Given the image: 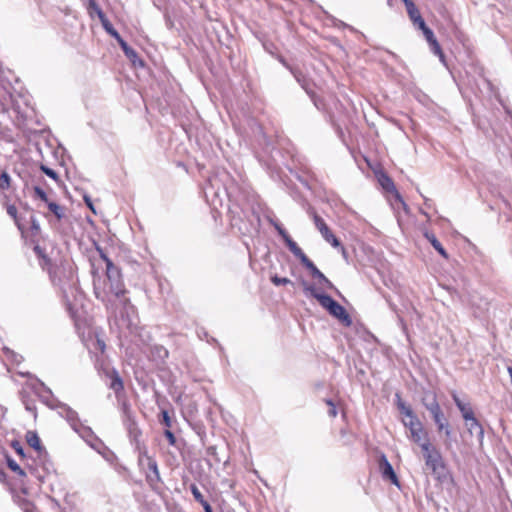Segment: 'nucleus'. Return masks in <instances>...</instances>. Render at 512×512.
Segmentation results:
<instances>
[{"instance_id": "f257e3e1", "label": "nucleus", "mask_w": 512, "mask_h": 512, "mask_svg": "<svg viewBox=\"0 0 512 512\" xmlns=\"http://www.w3.org/2000/svg\"><path fill=\"white\" fill-rule=\"evenodd\" d=\"M102 258L106 263V273L103 277L94 275L95 297L105 305L111 315L116 317L117 310L121 309V317H124V314L129 317L135 310L126 297L127 290L120 269L106 255L102 254Z\"/></svg>"}, {"instance_id": "f03ea898", "label": "nucleus", "mask_w": 512, "mask_h": 512, "mask_svg": "<svg viewBox=\"0 0 512 512\" xmlns=\"http://www.w3.org/2000/svg\"><path fill=\"white\" fill-rule=\"evenodd\" d=\"M396 397L397 407L406 417V419H403L402 422L410 432V439L415 443H420V441L428 437L427 431L424 429L422 422L415 415L412 408L401 400L399 394H396Z\"/></svg>"}, {"instance_id": "7ed1b4c3", "label": "nucleus", "mask_w": 512, "mask_h": 512, "mask_svg": "<svg viewBox=\"0 0 512 512\" xmlns=\"http://www.w3.org/2000/svg\"><path fill=\"white\" fill-rule=\"evenodd\" d=\"M319 304L326 309L333 317L340 320L344 325L350 326L352 320L345 308L335 301L331 296L319 297Z\"/></svg>"}, {"instance_id": "20e7f679", "label": "nucleus", "mask_w": 512, "mask_h": 512, "mask_svg": "<svg viewBox=\"0 0 512 512\" xmlns=\"http://www.w3.org/2000/svg\"><path fill=\"white\" fill-rule=\"evenodd\" d=\"M138 462L141 467L148 468L149 472L146 473V480L151 486L161 481L157 462L146 450L140 452Z\"/></svg>"}, {"instance_id": "39448f33", "label": "nucleus", "mask_w": 512, "mask_h": 512, "mask_svg": "<svg viewBox=\"0 0 512 512\" xmlns=\"http://www.w3.org/2000/svg\"><path fill=\"white\" fill-rule=\"evenodd\" d=\"M314 224L325 241L330 243L333 247H340V241L335 237V235L331 232L324 219L321 218L316 212L311 213Z\"/></svg>"}, {"instance_id": "423d86ee", "label": "nucleus", "mask_w": 512, "mask_h": 512, "mask_svg": "<svg viewBox=\"0 0 512 512\" xmlns=\"http://www.w3.org/2000/svg\"><path fill=\"white\" fill-rule=\"evenodd\" d=\"M75 432H77L80 435V437L93 449L99 451L100 448L103 446L101 440L95 436L94 432L90 427L84 426L82 424L75 430Z\"/></svg>"}, {"instance_id": "0eeeda50", "label": "nucleus", "mask_w": 512, "mask_h": 512, "mask_svg": "<svg viewBox=\"0 0 512 512\" xmlns=\"http://www.w3.org/2000/svg\"><path fill=\"white\" fill-rule=\"evenodd\" d=\"M424 460L427 468H429L432 473L439 478L441 476V472L445 468L441 453L437 451L425 457Z\"/></svg>"}, {"instance_id": "6e6552de", "label": "nucleus", "mask_w": 512, "mask_h": 512, "mask_svg": "<svg viewBox=\"0 0 512 512\" xmlns=\"http://www.w3.org/2000/svg\"><path fill=\"white\" fill-rule=\"evenodd\" d=\"M379 469L383 479L390 480L396 486H399V481L396 473L390 462L385 455H382L379 460Z\"/></svg>"}, {"instance_id": "1a4fd4ad", "label": "nucleus", "mask_w": 512, "mask_h": 512, "mask_svg": "<svg viewBox=\"0 0 512 512\" xmlns=\"http://www.w3.org/2000/svg\"><path fill=\"white\" fill-rule=\"evenodd\" d=\"M309 271L313 278L317 279L319 284L326 289H334L333 283L315 266L310 260L304 265Z\"/></svg>"}, {"instance_id": "9d476101", "label": "nucleus", "mask_w": 512, "mask_h": 512, "mask_svg": "<svg viewBox=\"0 0 512 512\" xmlns=\"http://www.w3.org/2000/svg\"><path fill=\"white\" fill-rule=\"evenodd\" d=\"M422 403L425 408L431 413L432 417L442 412L439 403L437 402L436 396L433 393H425L422 398Z\"/></svg>"}, {"instance_id": "9b49d317", "label": "nucleus", "mask_w": 512, "mask_h": 512, "mask_svg": "<svg viewBox=\"0 0 512 512\" xmlns=\"http://www.w3.org/2000/svg\"><path fill=\"white\" fill-rule=\"evenodd\" d=\"M285 243L288 249L291 251V253L295 257H297L303 265L310 261V259L306 256V254L302 251V249L297 245V243L292 238Z\"/></svg>"}, {"instance_id": "f8f14e48", "label": "nucleus", "mask_w": 512, "mask_h": 512, "mask_svg": "<svg viewBox=\"0 0 512 512\" xmlns=\"http://www.w3.org/2000/svg\"><path fill=\"white\" fill-rule=\"evenodd\" d=\"M63 413L65 419L69 422L70 426L75 431L81 424L78 414L68 406L63 407Z\"/></svg>"}, {"instance_id": "ddd939ff", "label": "nucleus", "mask_w": 512, "mask_h": 512, "mask_svg": "<svg viewBox=\"0 0 512 512\" xmlns=\"http://www.w3.org/2000/svg\"><path fill=\"white\" fill-rule=\"evenodd\" d=\"M433 420L437 426L438 431H444L446 437L451 436L452 431L446 421V418H445L443 412H440V413L434 415Z\"/></svg>"}, {"instance_id": "4468645a", "label": "nucleus", "mask_w": 512, "mask_h": 512, "mask_svg": "<svg viewBox=\"0 0 512 512\" xmlns=\"http://www.w3.org/2000/svg\"><path fill=\"white\" fill-rule=\"evenodd\" d=\"M425 238L430 242V244L433 246V248L445 259L448 258V254L442 244L438 241L436 236L433 233H430L428 231H425L424 233Z\"/></svg>"}, {"instance_id": "2eb2a0df", "label": "nucleus", "mask_w": 512, "mask_h": 512, "mask_svg": "<svg viewBox=\"0 0 512 512\" xmlns=\"http://www.w3.org/2000/svg\"><path fill=\"white\" fill-rule=\"evenodd\" d=\"M406 10L411 21H413L414 24L424 27L425 21L423 20L419 10L417 9L414 3H408V7H406Z\"/></svg>"}, {"instance_id": "dca6fc26", "label": "nucleus", "mask_w": 512, "mask_h": 512, "mask_svg": "<svg viewBox=\"0 0 512 512\" xmlns=\"http://www.w3.org/2000/svg\"><path fill=\"white\" fill-rule=\"evenodd\" d=\"M281 62L291 71L296 81L302 86V88L308 92V83L303 73L299 69L289 66L284 60H281Z\"/></svg>"}, {"instance_id": "f3484780", "label": "nucleus", "mask_w": 512, "mask_h": 512, "mask_svg": "<svg viewBox=\"0 0 512 512\" xmlns=\"http://www.w3.org/2000/svg\"><path fill=\"white\" fill-rule=\"evenodd\" d=\"M26 441L29 444V446L35 449L36 451L42 450L41 440L36 432L28 431L26 433Z\"/></svg>"}, {"instance_id": "a211bd4d", "label": "nucleus", "mask_w": 512, "mask_h": 512, "mask_svg": "<svg viewBox=\"0 0 512 512\" xmlns=\"http://www.w3.org/2000/svg\"><path fill=\"white\" fill-rule=\"evenodd\" d=\"M301 284L303 286L304 293L307 296H311V297L315 298L318 302L320 299L319 297H325V295H326V294L320 293L315 286L308 284L304 280L301 282Z\"/></svg>"}, {"instance_id": "6ab92c4d", "label": "nucleus", "mask_w": 512, "mask_h": 512, "mask_svg": "<svg viewBox=\"0 0 512 512\" xmlns=\"http://www.w3.org/2000/svg\"><path fill=\"white\" fill-rule=\"evenodd\" d=\"M422 452H423V456L424 458L427 457L428 455L430 454H433L437 451H439L431 442H430V439L429 437L423 439L422 441H420V443H417Z\"/></svg>"}, {"instance_id": "aec40b11", "label": "nucleus", "mask_w": 512, "mask_h": 512, "mask_svg": "<svg viewBox=\"0 0 512 512\" xmlns=\"http://www.w3.org/2000/svg\"><path fill=\"white\" fill-rule=\"evenodd\" d=\"M122 48L124 54L135 64L138 55L134 49H132L122 38L117 41Z\"/></svg>"}, {"instance_id": "412c9836", "label": "nucleus", "mask_w": 512, "mask_h": 512, "mask_svg": "<svg viewBox=\"0 0 512 512\" xmlns=\"http://www.w3.org/2000/svg\"><path fill=\"white\" fill-rule=\"evenodd\" d=\"M466 425L470 434L476 433L480 437L483 436V428L474 416L466 422Z\"/></svg>"}, {"instance_id": "4be33fe9", "label": "nucleus", "mask_w": 512, "mask_h": 512, "mask_svg": "<svg viewBox=\"0 0 512 512\" xmlns=\"http://www.w3.org/2000/svg\"><path fill=\"white\" fill-rule=\"evenodd\" d=\"M100 21H101L103 28L109 35L114 37L117 41L119 40V38H122L119 35V33L114 29L113 25L110 23V21L107 19L106 16H104V18H101Z\"/></svg>"}, {"instance_id": "5701e85b", "label": "nucleus", "mask_w": 512, "mask_h": 512, "mask_svg": "<svg viewBox=\"0 0 512 512\" xmlns=\"http://www.w3.org/2000/svg\"><path fill=\"white\" fill-rule=\"evenodd\" d=\"M110 388L113 389L116 393L123 389V381L116 371H113L112 373Z\"/></svg>"}, {"instance_id": "b1692460", "label": "nucleus", "mask_w": 512, "mask_h": 512, "mask_svg": "<svg viewBox=\"0 0 512 512\" xmlns=\"http://www.w3.org/2000/svg\"><path fill=\"white\" fill-rule=\"evenodd\" d=\"M87 9H88L90 14L95 12L97 14L99 20L101 18H104V16H105V14L103 13V11L101 10V8L99 7V5L96 3L95 0H88Z\"/></svg>"}, {"instance_id": "393cba45", "label": "nucleus", "mask_w": 512, "mask_h": 512, "mask_svg": "<svg viewBox=\"0 0 512 512\" xmlns=\"http://www.w3.org/2000/svg\"><path fill=\"white\" fill-rule=\"evenodd\" d=\"M49 210L57 217V219H61L64 216V208L58 205L55 202H48Z\"/></svg>"}, {"instance_id": "a878e982", "label": "nucleus", "mask_w": 512, "mask_h": 512, "mask_svg": "<svg viewBox=\"0 0 512 512\" xmlns=\"http://www.w3.org/2000/svg\"><path fill=\"white\" fill-rule=\"evenodd\" d=\"M10 176L6 171H2L0 174V189L7 190L10 188Z\"/></svg>"}, {"instance_id": "bb28decb", "label": "nucleus", "mask_w": 512, "mask_h": 512, "mask_svg": "<svg viewBox=\"0 0 512 512\" xmlns=\"http://www.w3.org/2000/svg\"><path fill=\"white\" fill-rule=\"evenodd\" d=\"M190 490L197 502H199L200 504H206V500L204 499L202 493L195 484H192L190 486Z\"/></svg>"}, {"instance_id": "cd10ccee", "label": "nucleus", "mask_w": 512, "mask_h": 512, "mask_svg": "<svg viewBox=\"0 0 512 512\" xmlns=\"http://www.w3.org/2000/svg\"><path fill=\"white\" fill-rule=\"evenodd\" d=\"M419 28L423 31L425 38L429 42V44H432L434 41H436L433 31L429 27H427L425 22L424 27L419 26Z\"/></svg>"}, {"instance_id": "c85d7f7f", "label": "nucleus", "mask_w": 512, "mask_h": 512, "mask_svg": "<svg viewBox=\"0 0 512 512\" xmlns=\"http://www.w3.org/2000/svg\"><path fill=\"white\" fill-rule=\"evenodd\" d=\"M460 412L462 414L463 419L468 422L469 419H471L474 416V413L470 407L467 405H464L463 407H460Z\"/></svg>"}, {"instance_id": "c756f323", "label": "nucleus", "mask_w": 512, "mask_h": 512, "mask_svg": "<svg viewBox=\"0 0 512 512\" xmlns=\"http://www.w3.org/2000/svg\"><path fill=\"white\" fill-rule=\"evenodd\" d=\"M271 282L276 286H280V285L290 284L291 280L286 277H279L277 275H274L271 277Z\"/></svg>"}, {"instance_id": "7c9ffc66", "label": "nucleus", "mask_w": 512, "mask_h": 512, "mask_svg": "<svg viewBox=\"0 0 512 512\" xmlns=\"http://www.w3.org/2000/svg\"><path fill=\"white\" fill-rule=\"evenodd\" d=\"M380 182H381V185L383 186V188L388 190V191H391V190L395 189L393 181L389 177H387V176H383L380 179Z\"/></svg>"}, {"instance_id": "2f4dec72", "label": "nucleus", "mask_w": 512, "mask_h": 512, "mask_svg": "<svg viewBox=\"0 0 512 512\" xmlns=\"http://www.w3.org/2000/svg\"><path fill=\"white\" fill-rule=\"evenodd\" d=\"M161 414H162V422H163V424L167 427V429H170L171 426H172V421H171V418H170V416L168 414V411L162 410Z\"/></svg>"}, {"instance_id": "473e14b6", "label": "nucleus", "mask_w": 512, "mask_h": 512, "mask_svg": "<svg viewBox=\"0 0 512 512\" xmlns=\"http://www.w3.org/2000/svg\"><path fill=\"white\" fill-rule=\"evenodd\" d=\"M325 402L329 406V410H328L329 416L333 417V418L336 417L337 416V409H336V406L333 403V401L328 399Z\"/></svg>"}, {"instance_id": "72a5a7b5", "label": "nucleus", "mask_w": 512, "mask_h": 512, "mask_svg": "<svg viewBox=\"0 0 512 512\" xmlns=\"http://www.w3.org/2000/svg\"><path fill=\"white\" fill-rule=\"evenodd\" d=\"M164 436L167 438L168 442L170 445H175L176 443V438H175V435L173 434V432L170 430V429H166L164 431Z\"/></svg>"}, {"instance_id": "f704fd0d", "label": "nucleus", "mask_w": 512, "mask_h": 512, "mask_svg": "<svg viewBox=\"0 0 512 512\" xmlns=\"http://www.w3.org/2000/svg\"><path fill=\"white\" fill-rule=\"evenodd\" d=\"M35 191V194L44 202L48 203V197H47V194L45 193V191L43 189H41L40 187H35L34 189Z\"/></svg>"}, {"instance_id": "c9c22d12", "label": "nucleus", "mask_w": 512, "mask_h": 512, "mask_svg": "<svg viewBox=\"0 0 512 512\" xmlns=\"http://www.w3.org/2000/svg\"><path fill=\"white\" fill-rule=\"evenodd\" d=\"M431 47H432V51L439 55L441 58H443V54H442V50H441V47L439 45V43L436 41H434L432 44H430Z\"/></svg>"}, {"instance_id": "e433bc0d", "label": "nucleus", "mask_w": 512, "mask_h": 512, "mask_svg": "<svg viewBox=\"0 0 512 512\" xmlns=\"http://www.w3.org/2000/svg\"><path fill=\"white\" fill-rule=\"evenodd\" d=\"M42 171L49 177L53 178V179H56L57 178V173L51 169V168H48V167H45V166H42Z\"/></svg>"}, {"instance_id": "4c0bfd02", "label": "nucleus", "mask_w": 512, "mask_h": 512, "mask_svg": "<svg viewBox=\"0 0 512 512\" xmlns=\"http://www.w3.org/2000/svg\"><path fill=\"white\" fill-rule=\"evenodd\" d=\"M7 213L12 218H14V219L17 218V208L14 205H8L7 206Z\"/></svg>"}, {"instance_id": "58836bf2", "label": "nucleus", "mask_w": 512, "mask_h": 512, "mask_svg": "<svg viewBox=\"0 0 512 512\" xmlns=\"http://www.w3.org/2000/svg\"><path fill=\"white\" fill-rule=\"evenodd\" d=\"M278 234L282 237L284 242H287L289 239H291V237L289 236V234L287 233V231L284 228H282L280 231H278Z\"/></svg>"}, {"instance_id": "ea45409f", "label": "nucleus", "mask_w": 512, "mask_h": 512, "mask_svg": "<svg viewBox=\"0 0 512 512\" xmlns=\"http://www.w3.org/2000/svg\"><path fill=\"white\" fill-rule=\"evenodd\" d=\"M9 467L16 472H19V474H24V472L20 469V467L13 461L9 462Z\"/></svg>"}, {"instance_id": "a19ab883", "label": "nucleus", "mask_w": 512, "mask_h": 512, "mask_svg": "<svg viewBox=\"0 0 512 512\" xmlns=\"http://www.w3.org/2000/svg\"><path fill=\"white\" fill-rule=\"evenodd\" d=\"M453 400L456 404V406L458 407V409L460 410V407H463L465 404L457 397V395H453Z\"/></svg>"}, {"instance_id": "79ce46f5", "label": "nucleus", "mask_w": 512, "mask_h": 512, "mask_svg": "<svg viewBox=\"0 0 512 512\" xmlns=\"http://www.w3.org/2000/svg\"><path fill=\"white\" fill-rule=\"evenodd\" d=\"M97 346H98V348H99L102 352H104V350H105V343H104L102 340H100V339H98V340H97Z\"/></svg>"}, {"instance_id": "37998d69", "label": "nucleus", "mask_w": 512, "mask_h": 512, "mask_svg": "<svg viewBox=\"0 0 512 512\" xmlns=\"http://www.w3.org/2000/svg\"><path fill=\"white\" fill-rule=\"evenodd\" d=\"M84 199H85V202H86L87 206L95 213V210H94V207L92 205V202H91L90 198L85 197Z\"/></svg>"}, {"instance_id": "c03bdc74", "label": "nucleus", "mask_w": 512, "mask_h": 512, "mask_svg": "<svg viewBox=\"0 0 512 512\" xmlns=\"http://www.w3.org/2000/svg\"><path fill=\"white\" fill-rule=\"evenodd\" d=\"M205 510V512H212V508L210 504L206 501V504H201Z\"/></svg>"}, {"instance_id": "a18cd8bd", "label": "nucleus", "mask_w": 512, "mask_h": 512, "mask_svg": "<svg viewBox=\"0 0 512 512\" xmlns=\"http://www.w3.org/2000/svg\"><path fill=\"white\" fill-rule=\"evenodd\" d=\"M274 227H275V229L277 230V232H278V231H280V230L283 228V227H282L280 224H278V223H274Z\"/></svg>"}, {"instance_id": "49530a36", "label": "nucleus", "mask_w": 512, "mask_h": 512, "mask_svg": "<svg viewBox=\"0 0 512 512\" xmlns=\"http://www.w3.org/2000/svg\"><path fill=\"white\" fill-rule=\"evenodd\" d=\"M14 448H15V450H16V452H17L18 454H23V450H22V448H21V447L17 448V447H15V446H14Z\"/></svg>"}, {"instance_id": "de8ad7c7", "label": "nucleus", "mask_w": 512, "mask_h": 512, "mask_svg": "<svg viewBox=\"0 0 512 512\" xmlns=\"http://www.w3.org/2000/svg\"><path fill=\"white\" fill-rule=\"evenodd\" d=\"M160 350L163 351L164 357L168 356V351L165 348L161 347Z\"/></svg>"}, {"instance_id": "09e8293b", "label": "nucleus", "mask_w": 512, "mask_h": 512, "mask_svg": "<svg viewBox=\"0 0 512 512\" xmlns=\"http://www.w3.org/2000/svg\"><path fill=\"white\" fill-rule=\"evenodd\" d=\"M405 4V7H408V3H413L411 0H402Z\"/></svg>"}, {"instance_id": "8fccbe9b", "label": "nucleus", "mask_w": 512, "mask_h": 512, "mask_svg": "<svg viewBox=\"0 0 512 512\" xmlns=\"http://www.w3.org/2000/svg\"><path fill=\"white\" fill-rule=\"evenodd\" d=\"M405 4V7H408V3H413L411 0H402Z\"/></svg>"}, {"instance_id": "3c124183", "label": "nucleus", "mask_w": 512, "mask_h": 512, "mask_svg": "<svg viewBox=\"0 0 512 512\" xmlns=\"http://www.w3.org/2000/svg\"><path fill=\"white\" fill-rule=\"evenodd\" d=\"M397 198L401 201V203L405 206V203L402 201L400 195H397Z\"/></svg>"}, {"instance_id": "603ef678", "label": "nucleus", "mask_w": 512, "mask_h": 512, "mask_svg": "<svg viewBox=\"0 0 512 512\" xmlns=\"http://www.w3.org/2000/svg\"><path fill=\"white\" fill-rule=\"evenodd\" d=\"M400 323H401L402 327L405 328V324L403 322V319H400Z\"/></svg>"}]
</instances>
